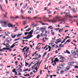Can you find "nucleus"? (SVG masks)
Instances as JSON below:
<instances>
[{"instance_id": "nucleus-1", "label": "nucleus", "mask_w": 78, "mask_h": 78, "mask_svg": "<svg viewBox=\"0 0 78 78\" xmlns=\"http://www.w3.org/2000/svg\"><path fill=\"white\" fill-rule=\"evenodd\" d=\"M71 53L72 54L70 55V57L72 58H77L78 57V49H74V51L73 50H72Z\"/></svg>"}, {"instance_id": "nucleus-2", "label": "nucleus", "mask_w": 78, "mask_h": 78, "mask_svg": "<svg viewBox=\"0 0 78 78\" xmlns=\"http://www.w3.org/2000/svg\"><path fill=\"white\" fill-rule=\"evenodd\" d=\"M0 23H2L4 24V25H6L7 23H8V22L6 21L1 20L0 21Z\"/></svg>"}, {"instance_id": "nucleus-3", "label": "nucleus", "mask_w": 78, "mask_h": 78, "mask_svg": "<svg viewBox=\"0 0 78 78\" xmlns=\"http://www.w3.org/2000/svg\"><path fill=\"white\" fill-rule=\"evenodd\" d=\"M8 25L9 27H12V28H14V27H15L16 25H13L11 23H9L8 24Z\"/></svg>"}, {"instance_id": "nucleus-4", "label": "nucleus", "mask_w": 78, "mask_h": 78, "mask_svg": "<svg viewBox=\"0 0 78 78\" xmlns=\"http://www.w3.org/2000/svg\"><path fill=\"white\" fill-rule=\"evenodd\" d=\"M62 41V39H61V38H59L58 39H57L56 40V41H57V42H56V44H58V43H59V42H61V41Z\"/></svg>"}, {"instance_id": "nucleus-5", "label": "nucleus", "mask_w": 78, "mask_h": 78, "mask_svg": "<svg viewBox=\"0 0 78 78\" xmlns=\"http://www.w3.org/2000/svg\"><path fill=\"white\" fill-rule=\"evenodd\" d=\"M16 43H18V42H16L15 43H14L12 46H11L10 47V48H13L14 47H15L16 46V45H15V44H16Z\"/></svg>"}, {"instance_id": "nucleus-6", "label": "nucleus", "mask_w": 78, "mask_h": 78, "mask_svg": "<svg viewBox=\"0 0 78 78\" xmlns=\"http://www.w3.org/2000/svg\"><path fill=\"white\" fill-rule=\"evenodd\" d=\"M4 50H6V49H0V51L1 52L2 51H4ZM6 50H9V51H12L11 49H6Z\"/></svg>"}, {"instance_id": "nucleus-7", "label": "nucleus", "mask_w": 78, "mask_h": 78, "mask_svg": "<svg viewBox=\"0 0 78 78\" xmlns=\"http://www.w3.org/2000/svg\"><path fill=\"white\" fill-rule=\"evenodd\" d=\"M3 45H6L5 47H10V45H9V44H5L4 43H3Z\"/></svg>"}, {"instance_id": "nucleus-8", "label": "nucleus", "mask_w": 78, "mask_h": 78, "mask_svg": "<svg viewBox=\"0 0 78 78\" xmlns=\"http://www.w3.org/2000/svg\"><path fill=\"white\" fill-rule=\"evenodd\" d=\"M69 67L70 68V66H68L65 69V72H66L67 70H70V68H69Z\"/></svg>"}, {"instance_id": "nucleus-9", "label": "nucleus", "mask_w": 78, "mask_h": 78, "mask_svg": "<svg viewBox=\"0 0 78 78\" xmlns=\"http://www.w3.org/2000/svg\"><path fill=\"white\" fill-rule=\"evenodd\" d=\"M45 34H50V30H49L48 31L47 30H45Z\"/></svg>"}, {"instance_id": "nucleus-10", "label": "nucleus", "mask_w": 78, "mask_h": 78, "mask_svg": "<svg viewBox=\"0 0 78 78\" xmlns=\"http://www.w3.org/2000/svg\"><path fill=\"white\" fill-rule=\"evenodd\" d=\"M57 20L55 18L52 20V22H54V23H56L57 22Z\"/></svg>"}, {"instance_id": "nucleus-11", "label": "nucleus", "mask_w": 78, "mask_h": 78, "mask_svg": "<svg viewBox=\"0 0 78 78\" xmlns=\"http://www.w3.org/2000/svg\"><path fill=\"white\" fill-rule=\"evenodd\" d=\"M4 42L5 44H6V43H9V40H6V41H4Z\"/></svg>"}, {"instance_id": "nucleus-12", "label": "nucleus", "mask_w": 78, "mask_h": 78, "mask_svg": "<svg viewBox=\"0 0 78 78\" xmlns=\"http://www.w3.org/2000/svg\"><path fill=\"white\" fill-rule=\"evenodd\" d=\"M33 30H31L28 33V34H30V35H32V34L33 33Z\"/></svg>"}, {"instance_id": "nucleus-13", "label": "nucleus", "mask_w": 78, "mask_h": 78, "mask_svg": "<svg viewBox=\"0 0 78 78\" xmlns=\"http://www.w3.org/2000/svg\"><path fill=\"white\" fill-rule=\"evenodd\" d=\"M38 30H36L34 31V34H37L38 33H39V31H38Z\"/></svg>"}, {"instance_id": "nucleus-14", "label": "nucleus", "mask_w": 78, "mask_h": 78, "mask_svg": "<svg viewBox=\"0 0 78 78\" xmlns=\"http://www.w3.org/2000/svg\"><path fill=\"white\" fill-rule=\"evenodd\" d=\"M46 29L44 27H42L41 28V29L42 30H43V31H42V33H43V32H44V31Z\"/></svg>"}, {"instance_id": "nucleus-15", "label": "nucleus", "mask_w": 78, "mask_h": 78, "mask_svg": "<svg viewBox=\"0 0 78 78\" xmlns=\"http://www.w3.org/2000/svg\"><path fill=\"white\" fill-rule=\"evenodd\" d=\"M60 59H62V60H63V61H65L66 60V58L62 56L61 57Z\"/></svg>"}, {"instance_id": "nucleus-16", "label": "nucleus", "mask_w": 78, "mask_h": 78, "mask_svg": "<svg viewBox=\"0 0 78 78\" xmlns=\"http://www.w3.org/2000/svg\"><path fill=\"white\" fill-rule=\"evenodd\" d=\"M64 53H68V54H70V52H69V51L68 50H67L66 51H64Z\"/></svg>"}, {"instance_id": "nucleus-17", "label": "nucleus", "mask_w": 78, "mask_h": 78, "mask_svg": "<svg viewBox=\"0 0 78 78\" xmlns=\"http://www.w3.org/2000/svg\"><path fill=\"white\" fill-rule=\"evenodd\" d=\"M47 47H48V48H49V49H51V47L49 46V45H46L44 48V49H45V48H47Z\"/></svg>"}, {"instance_id": "nucleus-18", "label": "nucleus", "mask_w": 78, "mask_h": 78, "mask_svg": "<svg viewBox=\"0 0 78 78\" xmlns=\"http://www.w3.org/2000/svg\"><path fill=\"white\" fill-rule=\"evenodd\" d=\"M55 18L56 19H61L62 17H61V16H56Z\"/></svg>"}, {"instance_id": "nucleus-19", "label": "nucleus", "mask_w": 78, "mask_h": 78, "mask_svg": "<svg viewBox=\"0 0 78 78\" xmlns=\"http://www.w3.org/2000/svg\"><path fill=\"white\" fill-rule=\"evenodd\" d=\"M4 17H6V18H8V17L7 16V12H6V14H4Z\"/></svg>"}, {"instance_id": "nucleus-20", "label": "nucleus", "mask_w": 78, "mask_h": 78, "mask_svg": "<svg viewBox=\"0 0 78 78\" xmlns=\"http://www.w3.org/2000/svg\"><path fill=\"white\" fill-rule=\"evenodd\" d=\"M5 36H8V34H10V33L9 32H5Z\"/></svg>"}, {"instance_id": "nucleus-21", "label": "nucleus", "mask_w": 78, "mask_h": 78, "mask_svg": "<svg viewBox=\"0 0 78 78\" xmlns=\"http://www.w3.org/2000/svg\"><path fill=\"white\" fill-rule=\"evenodd\" d=\"M25 51L26 52H27V53H28V49H27L26 51H24V55L25 54Z\"/></svg>"}, {"instance_id": "nucleus-22", "label": "nucleus", "mask_w": 78, "mask_h": 78, "mask_svg": "<svg viewBox=\"0 0 78 78\" xmlns=\"http://www.w3.org/2000/svg\"><path fill=\"white\" fill-rule=\"evenodd\" d=\"M29 19V20H32V18L30 17H26V19Z\"/></svg>"}, {"instance_id": "nucleus-23", "label": "nucleus", "mask_w": 78, "mask_h": 78, "mask_svg": "<svg viewBox=\"0 0 78 78\" xmlns=\"http://www.w3.org/2000/svg\"><path fill=\"white\" fill-rule=\"evenodd\" d=\"M64 73V70H62V71H61L60 72V74H62V73Z\"/></svg>"}, {"instance_id": "nucleus-24", "label": "nucleus", "mask_w": 78, "mask_h": 78, "mask_svg": "<svg viewBox=\"0 0 78 78\" xmlns=\"http://www.w3.org/2000/svg\"><path fill=\"white\" fill-rule=\"evenodd\" d=\"M69 18H70V19H71L73 17V16H71V15L69 14Z\"/></svg>"}, {"instance_id": "nucleus-25", "label": "nucleus", "mask_w": 78, "mask_h": 78, "mask_svg": "<svg viewBox=\"0 0 78 78\" xmlns=\"http://www.w3.org/2000/svg\"><path fill=\"white\" fill-rule=\"evenodd\" d=\"M20 17H22V19H25V17H24V16H23V15H20Z\"/></svg>"}, {"instance_id": "nucleus-26", "label": "nucleus", "mask_w": 78, "mask_h": 78, "mask_svg": "<svg viewBox=\"0 0 78 78\" xmlns=\"http://www.w3.org/2000/svg\"><path fill=\"white\" fill-rule=\"evenodd\" d=\"M47 11L48 14H51V12L49 10H47Z\"/></svg>"}, {"instance_id": "nucleus-27", "label": "nucleus", "mask_w": 78, "mask_h": 78, "mask_svg": "<svg viewBox=\"0 0 78 78\" xmlns=\"http://www.w3.org/2000/svg\"><path fill=\"white\" fill-rule=\"evenodd\" d=\"M65 19V18H63L62 19V21L63 22H65V20H66Z\"/></svg>"}, {"instance_id": "nucleus-28", "label": "nucleus", "mask_w": 78, "mask_h": 78, "mask_svg": "<svg viewBox=\"0 0 78 78\" xmlns=\"http://www.w3.org/2000/svg\"><path fill=\"white\" fill-rule=\"evenodd\" d=\"M0 8L1 10L2 11H3V8H2V5L0 4Z\"/></svg>"}, {"instance_id": "nucleus-29", "label": "nucleus", "mask_w": 78, "mask_h": 78, "mask_svg": "<svg viewBox=\"0 0 78 78\" xmlns=\"http://www.w3.org/2000/svg\"><path fill=\"white\" fill-rule=\"evenodd\" d=\"M60 50V49H58L57 50H56L55 51V54H56V53H58L59 52L58 51H59Z\"/></svg>"}, {"instance_id": "nucleus-30", "label": "nucleus", "mask_w": 78, "mask_h": 78, "mask_svg": "<svg viewBox=\"0 0 78 78\" xmlns=\"http://www.w3.org/2000/svg\"><path fill=\"white\" fill-rule=\"evenodd\" d=\"M72 62H69L68 63V65H69V66H72Z\"/></svg>"}, {"instance_id": "nucleus-31", "label": "nucleus", "mask_w": 78, "mask_h": 78, "mask_svg": "<svg viewBox=\"0 0 78 78\" xmlns=\"http://www.w3.org/2000/svg\"><path fill=\"white\" fill-rule=\"evenodd\" d=\"M26 23H27V21H25L23 22V25H25V24H26Z\"/></svg>"}, {"instance_id": "nucleus-32", "label": "nucleus", "mask_w": 78, "mask_h": 78, "mask_svg": "<svg viewBox=\"0 0 78 78\" xmlns=\"http://www.w3.org/2000/svg\"><path fill=\"white\" fill-rule=\"evenodd\" d=\"M48 28H50V29H53V28L52 26H50L48 27Z\"/></svg>"}, {"instance_id": "nucleus-33", "label": "nucleus", "mask_w": 78, "mask_h": 78, "mask_svg": "<svg viewBox=\"0 0 78 78\" xmlns=\"http://www.w3.org/2000/svg\"><path fill=\"white\" fill-rule=\"evenodd\" d=\"M20 70V68H18L16 70L17 72H20V71H19Z\"/></svg>"}, {"instance_id": "nucleus-34", "label": "nucleus", "mask_w": 78, "mask_h": 78, "mask_svg": "<svg viewBox=\"0 0 78 78\" xmlns=\"http://www.w3.org/2000/svg\"><path fill=\"white\" fill-rule=\"evenodd\" d=\"M49 45H51L52 47H55L54 45H52V44H51V43H50L49 44Z\"/></svg>"}, {"instance_id": "nucleus-35", "label": "nucleus", "mask_w": 78, "mask_h": 78, "mask_svg": "<svg viewBox=\"0 0 78 78\" xmlns=\"http://www.w3.org/2000/svg\"><path fill=\"white\" fill-rule=\"evenodd\" d=\"M62 30H63V28H62V29H60L59 30V32L61 33V31H62Z\"/></svg>"}, {"instance_id": "nucleus-36", "label": "nucleus", "mask_w": 78, "mask_h": 78, "mask_svg": "<svg viewBox=\"0 0 78 78\" xmlns=\"http://www.w3.org/2000/svg\"><path fill=\"white\" fill-rule=\"evenodd\" d=\"M39 44H40V43H38V44H37V46L36 48V49H37V48H38L39 47V46H38V45H39Z\"/></svg>"}, {"instance_id": "nucleus-37", "label": "nucleus", "mask_w": 78, "mask_h": 78, "mask_svg": "<svg viewBox=\"0 0 78 78\" xmlns=\"http://www.w3.org/2000/svg\"><path fill=\"white\" fill-rule=\"evenodd\" d=\"M16 69H14L12 71V72H16Z\"/></svg>"}, {"instance_id": "nucleus-38", "label": "nucleus", "mask_w": 78, "mask_h": 78, "mask_svg": "<svg viewBox=\"0 0 78 78\" xmlns=\"http://www.w3.org/2000/svg\"><path fill=\"white\" fill-rule=\"evenodd\" d=\"M48 22H52V20H48Z\"/></svg>"}, {"instance_id": "nucleus-39", "label": "nucleus", "mask_w": 78, "mask_h": 78, "mask_svg": "<svg viewBox=\"0 0 78 78\" xmlns=\"http://www.w3.org/2000/svg\"><path fill=\"white\" fill-rule=\"evenodd\" d=\"M46 54H47V52H45V53L44 54V55H43V57H44V56H45V55H46Z\"/></svg>"}, {"instance_id": "nucleus-40", "label": "nucleus", "mask_w": 78, "mask_h": 78, "mask_svg": "<svg viewBox=\"0 0 78 78\" xmlns=\"http://www.w3.org/2000/svg\"><path fill=\"white\" fill-rule=\"evenodd\" d=\"M22 34H20L17 36V37H19V36H22Z\"/></svg>"}, {"instance_id": "nucleus-41", "label": "nucleus", "mask_w": 78, "mask_h": 78, "mask_svg": "<svg viewBox=\"0 0 78 78\" xmlns=\"http://www.w3.org/2000/svg\"><path fill=\"white\" fill-rule=\"evenodd\" d=\"M70 39H69V40H67L66 42H70L71 41V40L70 41Z\"/></svg>"}, {"instance_id": "nucleus-42", "label": "nucleus", "mask_w": 78, "mask_h": 78, "mask_svg": "<svg viewBox=\"0 0 78 78\" xmlns=\"http://www.w3.org/2000/svg\"><path fill=\"white\" fill-rule=\"evenodd\" d=\"M30 30H31V28L30 29L28 28L27 30H26V31H29Z\"/></svg>"}, {"instance_id": "nucleus-43", "label": "nucleus", "mask_w": 78, "mask_h": 78, "mask_svg": "<svg viewBox=\"0 0 78 78\" xmlns=\"http://www.w3.org/2000/svg\"><path fill=\"white\" fill-rule=\"evenodd\" d=\"M66 14V12H61L60 13V14Z\"/></svg>"}, {"instance_id": "nucleus-44", "label": "nucleus", "mask_w": 78, "mask_h": 78, "mask_svg": "<svg viewBox=\"0 0 78 78\" xmlns=\"http://www.w3.org/2000/svg\"><path fill=\"white\" fill-rule=\"evenodd\" d=\"M30 36L26 37V39H30Z\"/></svg>"}, {"instance_id": "nucleus-45", "label": "nucleus", "mask_w": 78, "mask_h": 78, "mask_svg": "<svg viewBox=\"0 0 78 78\" xmlns=\"http://www.w3.org/2000/svg\"><path fill=\"white\" fill-rule=\"evenodd\" d=\"M27 4H26V5L24 6V7H23L24 9H25V8H26V7L27 6Z\"/></svg>"}, {"instance_id": "nucleus-46", "label": "nucleus", "mask_w": 78, "mask_h": 78, "mask_svg": "<svg viewBox=\"0 0 78 78\" xmlns=\"http://www.w3.org/2000/svg\"><path fill=\"white\" fill-rule=\"evenodd\" d=\"M25 64H26L25 65V66H27L28 65V63L27 62H25Z\"/></svg>"}, {"instance_id": "nucleus-47", "label": "nucleus", "mask_w": 78, "mask_h": 78, "mask_svg": "<svg viewBox=\"0 0 78 78\" xmlns=\"http://www.w3.org/2000/svg\"><path fill=\"white\" fill-rule=\"evenodd\" d=\"M38 57H37L38 59H39V58H41V55H38Z\"/></svg>"}, {"instance_id": "nucleus-48", "label": "nucleus", "mask_w": 78, "mask_h": 78, "mask_svg": "<svg viewBox=\"0 0 78 78\" xmlns=\"http://www.w3.org/2000/svg\"><path fill=\"white\" fill-rule=\"evenodd\" d=\"M27 70H28V69H26L24 70H23V72H27Z\"/></svg>"}, {"instance_id": "nucleus-49", "label": "nucleus", "mask_w": 78, "mask_h": 78, "mask_svg": "<svg viewBox=\"0 0 78 78\" xmlns=\"http://www.w3.org/2000/svg\"><path fill=\"white\" fill-rule=\"evenodd\" d=\"M55 59L57 62H58V61H59V59H58V58H55Z\"/></svg>"}, {"instance_id": "nucleus-50", "label": "nucleus", "mask_w": 78, "mask_h": 78, "mask_svg": "<svg viewBox=\"0 0 78 78\" xmlns=\"http://www.w3.org/2000/svg\"><path fill=\"white\" fill-rule=\"evenodd\" d=\"M28 32H25L24 34H25V35H26V36H27V34H28Z\"/></svg>"}, {"instance_id": "nucleus-51", "label": "nucleus", "mask_w": 78, "mask_h": 78, "mask_svg": "<svg viewBox=\"0 0 78 78\" xmlns=\"http://www.w3.org/2000/svg\"><path fill=\"white\" fill-rule=\"evenodd\" d=\"M51 34H52V35H53V36H55V33L54 32L51 33Z\"/></svg>"}, {"instance_id": "nucleus-52", "label": "nucleus", "mask_w": 78, "mask_h": 78, "mask_svg": "<svg viewBox=\"0 0 78 78\" xmlns=\"http://www.w3.org/2000/svg\"><path fill=\"white\" fill-rule=\"evenodd\" d=\"M32 59H35V60H37V59H38V58H34Z\"/></svg>"}, {"instance_id": "nucleus-53", "label": "nucleus", "mask_w": 78, "mask_h": 78, "mask_svg": "<svg viewBox=\"0 0 78 78\" xmlns=\"http://www.w3.org/2000/svg\"><path fill=\"white\" fill-rule=\"evenodd\" d=\"M39 36H40V35H39L37 36V39H39Z\"/></svg>"}, {"instance_id": "nucleus-54", "label": "nucleus", "mask_w": 78, "mask_h": 78, "mask_svg": "<svg viewBox=\"0 0 78 78\" xmlns=\"http://www.w3.org/2000/svg\"><path fill=\"white\" fill-rule=\"evenodd\" d=\"M20 38H18L17 39H16L15 40V41H18V40H20Z\"/></svg>"}, {"instance_id": "nucleus-55", "label": "nucleus", "mask_w": 78, "mask_h": 78, "mask_svg": "<svg viewBox=\"0 0 78 78\" xmlns=\"http://www.w3.org/2000/svg\"><path fill=\"white\" fill-rule=\"evenodd\" d=\"M66 15L67 16H69V15L68 14V13H66Z\"/></svg>"}, {"instance_id": "nucleus-56", "label": "nucleus", "mask_w": 78, "mask_h": 78, "mask_svg": "<svg viewBox=\"0 0 78 78\" xmlns=\"http://www.w3.org/2000/svg\"><path fill=\"white\" fill-rule=\"evenodd\" d=\"M62 44H60L59 45V47H60V48H61L62 47Z\"/></svg>"}, {"instance_id": "nucleus-57", "label": "nucleus", "mask_w": 78, "mask_h": 78, "mask_svg": "<svg viewBox=\"0 0 78 78\" xmlns=\"http://www.w3.org/2000/svg\"><path fill=\"white\" fill-rule=\"evenodd\" d=\"M17 30H18V29H15L14 30V32H16V31H17Z\"/></svg>"}, {"instance_id": "nucleus-58", "label": "nucleus", "mask_w": 78, "mask_h": 78, "mask_svg": "<svg viewBox=\"0 0 78 78\" xmlns=\"http://www.w3.org/2000/svg\"><path fill=\"white\" fill-rule=\"evenodd\" d=\"M29 27V26H27L25 27L24 28V29H26V28H28Z\"/></svg>"}, {"instance_id": "nucleus-59", "label": "nucleus", "mask_w": 78, "mask_h": 78, "mask_svg": "<svg viewBox=\"0 0 78 78\" xmlns=\"http://www.w3.org/2000/svg\"><path fill=\"white\" fill-rule=\"evenodd\" d=\"M21 14H23V10H21Z\"/></svg>"}, {"instance_id": "nucleus-60", "label": "nucleus", "mask_w": 78, "mask_h": 78, "mask_svg": "<svg viewBox=\"0 0 78 78\" xmlns=\"http://www.w3.org/2000/svg\"><path fill=\"white\" fill-rule=\"evenodd\" d=\"M69 61H74V59L73 58H70V59H69Z\"/></svg>"}, {"instance_id": "nucleus-61", "label": "nucleus", "mask_w": 78, "mask_h": 78, "mask_svg": "<svg viewBox=\"0 0 78 78\" xmlns=\"http://www.w3.org/2000/svg\"><path fill=\"white\" fill-rule=\"evenodd\" d=\"M19 18V16H16V17L14 18V19H18Z\"/></svg>"}, {"instance_id": "nucleus-62", "label": "nucleus", "mask_w": 78, "mask_h": 78, "mask_svg": "<svg viewBox=\"0 0 78 78\" xmlns=\"http://www.w3.org/2000/svg\"><path fill=\"white\" fill-rule=\"evenodd\" d=\"M37 16H36V17H34V19H37Z\"/></svg>"}, {"instance_id": "nucleus-63", "label": "nucleus", "mask_w": 78, "mask_h": 78, "mask_svg": "<svg viewBox=\"0 0 78 78\" xmlns=\"http://www.w3.org/2000/svg\"><path fill=\"white\" fill-rule=\"evenodd\" d=\"M16 36V35H14L12 37V38H14Z\"/></svg>"}, {"instance_id": "nucleus-64", "label": "nucleus", "mask_w": 78, "mask_h": 78, "mask_svg": "<svg viewBox=\"0 0 78 78\" xmlns=\"http://www.w3.org/2000/svg\"><path fill=\"white\" fill-rule=\"evenodd\" d=\"M2 49H10L9 48H3Z\"/></svg>"}]
</instances>
